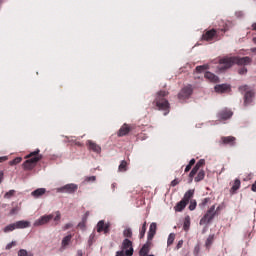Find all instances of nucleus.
<instances>
[{
    "label": "nucleus",
    "mask_w": 256,
    "mask_h": 256,
    "mask_svg": "<svg viewBox=\"0 0 256 256\" xmlns=\"http://www.w3.org/2000/svg\"><path fill=\"white\" fill-rule=\"evenodd\" d=\"M97 233H104V235H109L111 233V223H105V220H100L97 223Z\"/></svg>",
    "instance_id": "nucleus-9"
},
{
    "label": "nucleus",
    "mask_w": 256,
    "mask_h": 256,
    "mask_svg": "<svg viewBox=\"0 0 256 256\" xmlns=\"http://www.w3.org/2000/svg\"><path fill=\"white\" fill-rule=\"evenodd\" d=\"M217 215V210H215V205H212L206 212V214L201 218L200 225H208L211 223L215 216Z\"/></svg>",
    "instance_id": "nucleus-6"
},
{
    "label": "nucleus",
    "mask_w": 256,
    "mask_h": 256,
    "mask_svg": "<svg viewBox=\"0 0 256 256\" xmlns=\"http://www.w3.org/2000/svg\"><path fill=\"white\" fill-rule=\"evenodd\" d=\"M181 247H183V240H179L177 245H176V250L179 251V249H181Z\"/></svg>",
    "instance_id": "nucleus-50"
},
{
    "label": "nucleus",
    "mask_w": 256,
    "mask_h": 256,
    "mask_svg": "<svg viewBox=\"0 0 256 256\" xmlns=\"http://www.w3.org/2000/svg\"><path fill=\"white\" fill-rule=\"evenodd\" d=\"M253 41H254V43H255V45H256V38H253Z\"/></svg>",
    "instance_id": "nucleus-64"
},
{
    "label": "nucleus",
    "mask_w": 256,
    "mask_h": 256,
    "mask_svg": "<svg viewBox=\"0 0 256 256\" xmlns=\"http://www.w3.org/2000/svg\"><path fill=\"white\" fill-rule=\"evenodd\" d=\"M132 130H133V127H131L128 124H123L119 129L117 135L118 137H125V135H129V133H131Z\"/></svg>",
    "instance_id": "nucleus-15"
},
{
    "label": "nucleus",
    "mask_w": 256,
    "mask_h": 256,
    "mask_svg": "<svg viewBox=\"0 0 256 256\" xmlns=\"http://www.w3.org/2000/svg\"><path fill=\"white\" fill-rule=\"evenodd\" d=\"M15 223L10 224L4 228V233H9L11 231H15Z\"/></svg>",
    "instance_id": "nucleus-37"
},
{
    "label": "nucleus",
    "mask_w": 256,
    "mask_h": 256,
    "mask_svg": "<svg viewBox=\"0 0 256 256\" xmlns=\"http://www.w3.org/2000/svg\"><path fill=\"white\" fill-rule=\"evenodd\" d=\"M121 251H124L127 256H133V253H135V250L133 249V241L125 238L121 244Z\"/></svg>",
    "instance_id": "nucleus-8"
},
{
    "label": "nucleus",
    "mask_w": 256,
    "mask_h": 256,
    "mask_svg": "<svg viewBox=\"0 0 256 256\" xmlns=\"http://www.w3.org/2000/svg\"><path fill=\"white\" fill-rule=\"evenodd\" d=\"M216 93H225V91H229V85L227 84H221L215 86Z\"/></svg>",
    "instance_id": "nucleus-22"
},
{
    "label": "nucleus",
    "mask_w": 256,
    "mask_h": 256,
    "mask_svg": "<svg viewBox=\"0 0 256 256\" xmlns=\"http://www.w3.org/2000/svg\"><path fill=\"white\" fill-rule=\"evenodd\" d=\"M19 211H20L19 206H15L14 208H12V209L10 210L9 215H17V214L19 213Z\"/></svg>",
    "instance_id": "nucleus-41"
},
{
    "label": "nucleus",
    "mask_w": 256,
    "mask_h": 256,
    "mask_svg": "<svg viewBox=\"0 0 256 256\" xmlns=\"http://www.w3.org/2000/svg\"><path fill=\"white\" fill-rule=\"evenodd\" d=\"M251 61L252 59L249 56L224 57L219 61V69L220 71H225L227 69H230V67H233V65H251Z\"/></svg>",
    "instance_id": "nucleus-1"
},
{
    "label": "nucleus",
    "mask_w": 256,
    "mask_h": 256,
    "mask_svg": "<svg viewBox=\"0 0 256 256\" xmlns=\"http://www.w3.org/2000/svg\"><path fill=\"white\" fill-rule=\"evenodd\" d=\"M86 145L88 147V151H93V153H101V146L97 143H95L92 140H87Z\"/></svg>",
    "instance_id": "nucleus-14"
},
{
    "label": "nucleus",
    "mask_w": 256,
    "mask_h": 256,
    "mask_svg": "<svg viewBox=\"0 0 256 256\" xmlns=\"http://www.w3.org/2000/svg\"><path fill=\"white\" fill-rule=\"evenodd\" d=\"M253 97H255V92L253 91H247L244 95V105L247 107V105H251L253 103Z\"/></svg>",
    "instance_id": "nucleus-18"
},
{
    "label": "nucleus",
    "mask_w": 256,
    "mask_h": 256,
    "mask_svg": "<svg viewBox=\"0 0 256 256\" xmlns=\"http://www.w3.org/2000/svg\"><path fill=\"white\" fill-rule=\"evenodd\" d=\"M196 166L201 169V167H205V159H200L197 163Z\"/></svg>",
    "instance_id": "nucleus-44"
},
{
    "label": "nucleus",
    "mask_w": 256,
    "mask_h": 256,
    "mask_svg": "<svg viewBox=\"0 0 256 256\" xmlns=\"http://www.w3.org/2000/svg\"><path fill=\"white\" fill-rule=\"evenodd\" d=\"M71 239H73V235L69 234L62 239V247H67L69 243H71Z\"/></svg>",
    "instance_id": "nucleus-30"
},
{
    "label": "nucleus",
    "mask_w": 256,
    "mask_h": 256,
    "mask_svg": "<svg viewBox=\"0 0 256 256\" xmlns=\"http://www.w3.org/2000/svg\"><path fill=\"white\" fill-rule=\"evenodd\" d=\"M188 165L193 167V165H195V158H192Z\"/></svg>",
    "instance_id": "nucleus-58"
},
{
    "label": "nucleus",
    "mask_w": 256,
    "mask_h": 256,
    "mask_svg": "<svg viewBox=\"0 0 256 256\" xmlns=\"http://www.w3.org/2000/svg\"><path fill=\"white\" fill-rule=\"evenodd\" d=\"M78 227H79L80 229H85V220H83L82 222H80V223L78 224Z\"/></svg>",
    "instance_id": "nucleus-53"
},
{
    "label": "nucleus",
    "mask_w": 256,
    "mask_h": 256,
    "mask_svg": "<svg viewBox=\"0 0 256 256\" xmlns=\"http://www.w3.org/2000/svg\"><path fill=\"white\" fill-rule=\"evenodd\" d=\"M252 53H255L256 54V47L255 48H251L250 50Z\"/></svg>",
    "instance_id": "nucleus-63"
},
{
    "label": "nucleus",
    "mask_w": 256,
    "mask_h": 256,
    "mask_svg": "<svg viewBox=\"0 0 256 256\" xmlns=\"http://www.w3.org/2000/svg\"><path fill=\"white\" fill-rule=\"evenodd\" d=\"M30 225L31 224L29 223V221L25 220H20L14 223L16 229H27V227H29Z\"/></svg>",
    "instance_id": "nucleus-20"
},
{
    "label": "nucleus",
    "mask_w": 256,
    "mask_h": 256,
    "mask_svg": "<svg viewBox=\"0 0 256 256\" xmlns=\"http://www.w3.org/2000/svg\"><path fill=\"white\" fill-rule=\"evenodd\" d=\"M71 227H73V224H71V223L65 224L63 230L67 231V229H71Z\"/></svg>",
    "instance_id": "nucleus-52"
},
{
    "label": "nucleus",
    "mask_w": 256,
    "mask_h": 256,
    "mask_svg": "<svg viewBox=\"0 0 256 256\" xmlns=\"http://www.w3.org/2000/svg\"><path fill=\"white\" fill-rule=\"evenodd\" d=\"M194 195H195V190L190 189V190L186 191L182 200L180 202H178L176 204V206L174 207L175 211L177 213H181V211H183V209H185L187 207V205L189 204V201H191V199H193Z\"/></svg>",
    "instance_id": "nucleus-4"
},
{
    "label": "nucleus",
    "mask_w": 256,
    "mask_h": 256,
    "mask_svg": "<svg viewBox=\"0 0 256 256\" xmlns=\"http://www.w3.org/2000/svg\"><path fill=\"white\" fill-rule=\"evenodd\" d=\"M156 233H157V223L152 222L150 224L148 235H147L148 241H153V237H155Z\"/></svg>",
    "instance_id": "nucleus-16"
},
{
    "label": "nucleus",
    "mask_w": 256,
    "mask_h": 256,
    "mask_svg": "<svg viewBox=\"0 0 256 256\" xmlns=\"http://www.w3.org/2000/svg\"><path fill=\"white\" fill-rule=\"evenodd\" d=\"M189 227H191V218L187 216L184 220L183 229L184 231H189Z\"/></svg>",
    "instance_id": "nucleus-32"
},
{
    "label": "nucleus",
    "mask_w": 256,
    "mask_h": 256,
    "mask_svg": "<svg viewBox=\"0 0 256 256\" xmlns=\"http://www.w3.org/2000/svg\"><path fill=\"white\" fill-rule=\"evenodd\" d=\"M17 245V242L12 241L9 244L6 245V251H9V249H13Z\"/></svg>",
    "instance_id": "nucleus-43"
},
{
    "label": "nucleus",
    "mask_w": 256,
    "mask_h": 256,
    "mask_svg": "<svg viewBox=\"0 0 256 256\" xmlns=\"http://www.w3.org/2000/svg\"><path fill=\"white\" fill-rule=\"evenodd\" d=\"M189 201H190V205H189L188 209L190 211H195V209H197V200L191 198Z\"/></svg>",
    "instance_id": "nucleus-33"
},
{
    "label": "nucleus",
    "mask_w": 256,
    "mask_h": 256,
    "mask_svg": "<svg viewBox=\"0 0 256 256\" xmlns=\"http://www.w3.org/2000/svg\"><path fill=\"white\" fill-rule=\"evenodd\" d=\"M54 221H61V212L57 211L55 212Z\"/></svg>",
    "instance_id": "nucleus-47"
},
{
    "label": "nucleus",
    "mask_w": 256,
    "mask_h": 256,
    "mask_svg": "<svg viewBox=\"0 0 256 256\" xmlns=\"http://www.w3.org/2000/svg\"><path fill=\"white\" fill-rule=\"evenodd\" d=\"M47 193V189L45 188H38L31 192V196L34 197V199H40V197H43Z\"/></svg>",
    "instance_id": "nucleus-19"
},
{
    "label": "nucleus",
    "mask_w": 256,
    "mask_h": 256,
    "mask_svg": "<svg viewBox=\"0 0 256 256\" xmlns=\"http://www.w3.org/2000/svg\"><path fill=\"white\" fill-rule=\"evenodd\" d=\"M193 95V86L191 84L183 87L178 93L179 101H187Z\"/></svg>",
    "instance_id": "nucleus-7"
},
{
    "label": "nucleus",
    "mask_w": 256,
    "mask_h": 256,
    "mask_svg": "<svg viewBox=\"0 0 256 256\" xmlns=\"http://www.w3.org/2000/svg\"><path fill=\"white\" fill-rule=\"evenodd\" d=\"M95 181H97V177L95 176H89L85 178L86 183H95Z\"/></svg>",
    "instance_id": "nucleus-40"
},
{
    "label": "nucleus",
    "mask_w": 256,
    "mask_h": 256,
    "mask_svg": "<svg viewBox=\"0 0 256 256\" xmlns=\"http://www.w3.org/2000/svg\"><path fill=\"white\" fill-rule=\"evenodd\" d=\"M227 30L221 29V30H216V29H211V30H206L203 35H202V40L203 41H219L221 39V32L225 33Z\"/></svg>",
    "instance_id": "nucleus-5"
},
{
    "label": "nucleus",
    "mask_w": 256,
    "mask_h": 256,
    "mask_svg": "<svg viewBox=\"0 0 256 256\" xmlns=\"http://www.w3.org/2000/svg\"><path fill=\"white\" fill-rule=\"evenodd\" d=\"M217 117L219 121H227V119L233 117V112L229 109H223L217 114Z\"/></svg>",
    "instance_id": "nucleus-13"
},
{
    "label": "nucleus",
    "mask_w": 256,
    "mask_h": 256,
    "mask_svg": "<svg viewBox=\"0 0 256 256\" xmlns=\"http://www.w3.org/2000/svg\"><path fill=\"white\" fill-rule=\"evenodd\" d=\"M18 256H33V253L27 252L25 249H20L18 251Z\"/></svg>",
    "instance_id": "nucleus-36"
},
{
    "label": "nucleus",
    "mask_w": 256,
    "mask_h": 256,
    "mask_svg": "<svg viewBox=\"0 0 256 256\" xmlns=\"http://www.w3.org/2000/svg\"><path fill=\"white\" fill-rule=\"evenodd\" d=\"M201 251V246L199 244H197L195 247H194V255L195 256H199V253Z\"/></svg>",
    "instance_id": "nucleus-45"
},
{
    "label": "nucleus",
    "mask_w": 256,
    "mask_h": 256,
    "mask_svg": "<svg viewBox=\"0 0 256 256\" xmlns=\"http://www.w3.org/2000/svg\"><path fill=\"white\" fill-rule=\"evenodd\" d=\"M76 256H83V251L82 250H78Z\"/></svg>",
    "instance_id": "nucleus-60"
},
{
    "label": "nucleus",
    "mask_w": 256,
    "mask_h": 256,
    "mask_svg": "<svg viewBox=\"0 0 256 256\" xmlns=\"http://www.w3.org/2000/svg\"><path fill=\"white\" fill-rule=\"evenodd\" d=\"M219 145L235 147V145H237V138H235V136H222L220 138Z\"/></svg>",
    "instance_id": "nucleus-10"
},
{
    "label": "nucleus",
    "mask_w": 256,
    "mask_h": 256,
    "mask_svg": "<svg viewBox=\"0 0 256 256\" xmlns=\"http://www.w3.org/2000/svg\"><path fill=\"white\" fill-rule=\"evenodd\" d=\"M151 251V241L148 240L140 249L139 256H148Z\"/></svg>",
    "instance_id": "nucleus-17"
},
{
    "label": "nucleus",
    "mask_w": 256,
    "mask_h": 256,
    "mask_svg": "<svg viewBox=\"0 0 256 256\" xmlns=\"http://www.w3.org/2000/svg\"><path fill=\"white\" fill-rule=\"evenodd\" d=\"M116 256H127V252L120 250L116 252Z\"/></svg>",
    "instance_id": "nucleus-49"
},
{
    "label": "nucleus",
    "mask_w": 256,
    "mask_h": 256,
    "mask_svg": "<svg viewBox=\"0 0 256 256\" xmlns=\"http://www.w3.org/2000/svg\"><path fill=\"white\" fill-rule=\"evenodd\" d=\"M175 242V233H170L167 240V246L171 247V245Z\"/></svg>",
    "instance_id": "nucleus-34"
},
{
    "label": "nucleus",
    "mask_w": 256,
    "mask_h": 256,
    "mask_svg": "<svg viewBox=\"0 0 256 256\" xmlns=\"http://www.w3.org/2000/svg\"><path fill=\"white\" fill-rule=\"evenodd\" d=\"M205 79H208L212 83H217L219 81V77H217L215 74L211 72H206L204 75Z\"/></svg>",
    "instance_id": "nucleus-21"
},
{
    "label": "nucleus",
    "mask_w": 256,
    "mask_h": 256,
    "mask_svg": "<svg viewBox=\"0 0 256 256\" xmlns=\"http://www.w3.org/2000/svg\"><path fill=\"white\" fill-rule=\"evenodd\" d=\"M55 217V214L44 215L34 222L35 227H41V225H47Z\"/></svg>",
    "instance_id": "nucleus-12"
},
{
    "label": "nucleus",
    "mask_w": 256,
    "mask_h": 256,
    "mask_svg": "<svg viewBox=\"0 0 256 256\" xmlns=\"http://www.w3.org/2000/svg\"><path fill=\"white\" fill-rule=\"evenodd\" d=\"M252 31H256V22L251 25Z\"/></svg>",
    "instance_id": "nucleus-59"
},
{
    "label": "nucleus",
    "mask_w": 256,
    "mask_h": 256,
    "mask_svg": "<svg viewBox=\"0 0 256 256\" xmlns=\"http://www.w3.org/2000/svg\"><path fill=\"white\" fill-rule=\"evenodd\" d=\"M251 191H253V193H256V180L251 186Z\"/></svg>",
    "instance_id": "nucleus-54"
},
{
    "label": "nucleus",
    "mask_w": 256,
    "mask_h": 256,
    "mask_svg": "<svg viewBox=\"0 0 256 256\" xmlns=\"http://www.w3.org/2000/svg\"><path fill=\"white\" fill-rule=\"evenodd\" d=\"M201 168H199L197 165H195L193 167V169L191 170L190 174H189V179H190V183H193V177H195V175H197V173L199 172Z\"/></svg>",
    "instance_id": "nucleus-26"
},
{
    "label": "nucleus",
    "mask_w": 256,
    "mask_h": 256,
    "mask_svg": "<svg viewBox=\"0 0 256 256\" xmlns=\"http://www.w3.org/2000/svg\"><path fill=\"white\" fill-rule=\"evenodd\" d=\"M11 197H15V190H10L4 194V199H11Z\"/></svg>",
    "instance_id": "nucleus-38"
},
{
    "label": "nucleus",
    "mask_w": 256,
    "mask_h": 256,
    "mask_svg": "<svg viewBox=\"0 0 256 256\" xmlns=\"http://www.w3.org/2000/svg\"><path fill=\"white\" fill-rule=\"evenodd\" d=\"M180 181L178 179H174L172 182H171V187H177V185H179Z\"/></svg>",
    "instance_id": "nucleus-51"
},
{
    "label": "nucleus",
    "mask_w": 256,
    "mask_h": 256,
    "mask_svg": "<svg viewBox=\"0 0 256 256\" xmlns=\"http://www.w3.org/2000/svg\"><path fill=\"white\" fill-rule=\"evenodd\" d=\"M75 145H77L78 147H83V144L81 142H75Z\"/></svg>",
    "instance_id": "nucleus-62"
},
{
    "label": "nucleus",
    "mask_w": 256,
    "mask_h": 256,
    "mask_svg": "<svg viewBox=\"0 0 256 256\" xmlns=\"http://www.w3.org/2000/svg\"><path fill=\"white\" fill-rule=\"evenodd\" d=\"M167 95H169V92L161 90L156 94V98L153 101V105L156 106V109H158V111H163L164 115H169V112L171 111L169 100L166 99Z\"/></svg>",
    "instance_id": "nucleus-2"
},
{
    "label": "nucleus",
    "mask_w": 256,
    "mask_h": 256,
    "mask_svg": "<svg viewBox=\"0 0 256 256\" xmlns=\"http://www.w3.org/2000/svg\"><path fill=\"white\" fill-rule=\"evenodd\" d=\"M94 240H95V234H91L88 240V245H93Z\"/></svg>",
    "instance_id": "nucleus-48"
},
{
    "label": "nucleus",
    "mask_w": 256,
    "mask_h": 256,
    "mask_svg": "<svg viewBox=\"0 0 256 256\" xmlns=\"http://www.w3.org/2000/svg\"><path fill=\"white\" fill-rule=\"evenodd\" d=\"M7 159H8L7 156L0 157V163H4V161H7Z\"/></svg>",
    "instance_id": "nucleus-56"
},
{
    "label": "nucleus",
    "mask_w": 256,
    "mask_h": 256,
    "mask_svg": "<svg viewBox=\"0 0 256 256\" xmlns=\"http://www.w3.org/2000/svg\"><path fill=\"white\" fill-rule=\"evenodd\" d=\"M118 171H120V173H125V171H127V161H121L120 165L118 166Z\"/></svg>",
    "instance_id": "nucleus-31"
},
{
    "label": "nucleus",
    "mask_w": 256,
    "mask_h": 256,
    "mask_svg": "<svg viewBox=\"0 0 256 256\" xmlns=\"http://www.w3.org/2000/svg\"><path fill=\"white\" fill-rule=\"evenodd\" d=\"M39 153H41V150L36 149L26 156L27 160L22 164L24 171H33L35 169L37 163L43 159V155Z\"/></svg>",
    "instance_id": "nucleus-3"
},
{
    "label": "nucleus",
    "mask_w": 256,
    "mask_h": 256,
    "mask_svg": "<svg viewBox=\"0 0 256 256\" xmlns=\"http://www.w3.org/2000/svg\"><path fill=\"white\" fill-rule=\"evenodd\" d=\"M111 187H112V190L115 191V187H117V183H113V184L111 185Z\"/></svg>",
    "instance_id": "nucleus-61"
},
{
    "label": "nucleus",
    "mask_w": 256,
    "mask_h": 256,
    "mask_svg": "<svg viewBox=\"0 0 256 256\" xmlns=\"http://www.w3.org/2000/svg\"><path fill=\"white\" fill-rule=\"evenodd\" d=\"M240 91H247V89H249V86L245 85V86H241Z\"/></svg>",
    "instance_id": "nucleus-57"
},
{
    "label": "nucleus",
    "mask_w": 256,
    "mask_h": 256,
    "mask_svg": "<svg viewBox=\"0 0 256 256\" xmlns=\"http://www.w3.org/2000/svg\"><path fill=\"white\" fill-rule=\"evenodd\" d=\"M22 161H23V158L16 157L15 159H13L9 162V165H11V167H13V165H19V163H21Z\"/></svg>",
    "instance_id": "nucleus-35"
},
{
    "label": "nucleus",
    "mask_w": 256,
    "mask_h": 256,
    "mask_svg": "<svg viewBox=\"0 0 256 256\" xmlns=\"http://www.w3.org/2000/svg\"><path fill=\"white\" fill-rule=\"evenodd\" d=\"M207 69H208L207 65L197 66L196 67V72L197 73H203V71H207Z\"/></svg>",
    "instance_id": "nucleus-39"
},
{
    "label": "nucleus",
    "mask_w": 256,
    "mask_h": 256,
    "mask_svg": "<svg viewBox=\"0 0 256 256\" xmlns=\"http://www.w3.org/2000/svg\"><path fill=\"white\" fill-rule=\"evenodd\" d=\"M238 73H239V75H246V73H247V68H245V67L240 68V69L238 70Z\"/></svg>",
    "instance_id": "nucleus-46"
},
{
    "label": "nucleus",
    "mask_w": 256,
    "mask_h": 256,
    "mask_svg": "<svg viewBox=\"0 0 256 256\" xmlns=\"http://www.w3.org/2000/svg\"><path fill=\"white\" fill-rule=\"evenodd\" d=\"M240 187H241V180L235 179L231 187V193H235L236 191H239Z\"/></svg>",
    "instance_id": "nucleus-23"
},
{
    "label": "nucleus",
    "mask_w": 256,
    "mask_h": 256,
    "mask_svg": "<svg viewBox=\"0 0 256 256\" xmlns=\"http://www.w3.org/2000/svg\"><path fill=\"white\" fill-rule=\"evenodd\" d=\"M123 237L125 239H132L133 238V230L131 228H125L123 230Z\"/></svg>",
    "instance_id": "nucleus-25"
},
{
    "label": "nucleus",
    "mask_w": 256,
    "mask_h": 256,
    "mask_svg": "<svg viewBox=\"0 0 256 256\" xmlns=\"http://www.w3.org/2000/svg\"><path fill=\"white\" fill-rule=\"evenodd\" d=\"M213 241H215V235H209L205 242L206 248L211 249V245H213Z\"/></svg>",
    "instance_id": "nucleus-29"
},
{
    "label": "nucleus",
    "mask_w": 256,
    "mask_h": 256,
    "mask_svg": "<svg viewBox=\"0 0 256 256\" xmlns=\"http://www.w3.org/2000/svg\"><path fill=\"white\" fill-rule=\"evenodd\" d=\"M79 189V186L77 184L71 183V184H66L60 188H57V193H68V194H73Z\"/></svg>",
    "instance_id": "nucleus-11"
},
{
    "label": "nucleus",
    "mask_w": 256,
    "mask_h": 256,
    "mask_svg": "<svg viewBox=\"0 0 256 256\" xmlns=\"http://www.w3.org/2000/svg\"><path fill=\"white\" fill-rule=\"evenodd\" d=\"M145 233H147V222H144L139 229V239H143Z\"/></svg>",
    "instance_id": "nucleus-24"
},
{
    "label": "nucleus",
    "mask_w": 256,
    "mask_h": 256,
    "mask_svg": "<svg viewBox=\"0 0 256 256\" xmlns=\"http://www.w3.org/2000/svg\"><path fill=\"white\" fill-rule=\"evenodd\" d=\"M193 166H190V164H188L187 166H186V168H185V173H189V171H191V168H192Z\"/></svg>",
    "instance_id": "nucleus-55"
},
{
    "label": "nucleus",
    "mask_w": 256,
    "mask_h": 256,
    "mask_svg": "<svg viewBox=\"0 0 256 256\" xmlns=\"http://www.w3.org/2000/svg\"><path fill=\"white\" fill-rule=\"evenodd\" d=\"M210 201L211 198H204L202 202L199 204V207H205Z\"/></svg>",
    "instance_id": "nucleus-42"
},
{
    "label": "nucleus",
    "mask_w": 256,
    "mask_h": 256,
    "mask_svg": "<svg viewBox=\"0 0 256 256\" xmlns=\"http://www.w3.org/2000/svg\"><path fill=\"white\" fill-rule=\"evenodd\" d=\"M204 179H205V170H200L197 176L194 178V181L196 183H199V181H203Z\"/></svg>",
    "instance_id": "nucleus-28"
},
{
    "label": "nucleus",
    "mask_w": 256,
    "mask_h": 256,
    "mask_svg": "<svg viewBox=\"0 0 256 256\" xmlns=\"http://www.w3.org/2000/svg\"><path fill=\"white\" fill-rule=\"evenodd\" d=\"M201 168H199L197 165H195L193 167V169L191 170L190 174H189V179H190V183H193V177H195V175H197V173L199 172Z\"/></svg>",
    "instance_id": "nucleus-27"
}]
</instances>
